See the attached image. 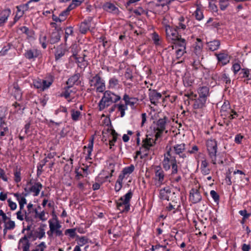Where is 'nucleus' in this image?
I'll use <instances>...</instances> for the list:
<instances>
[{"label":"nucleus","instance_id":"f257e3e1","mask_svg":"<svg viewBox=\"0 0 251 251\" xmlns=\"http://www.w3.org/2000/svg\"><path fill=\"white\" fill-rule=\"evenodd\" d=\"M121 100V97L110 90L104 91L103 96L99 101L98 107L100 111H102L112 103H115Z\"/></svg>","mask_w":251,"mask_h":251},{"label":"nucleus","instance_id":"f03ea898","mask_svg":"<svg viewBox=\"0 0 251 251\" xmlns=\"http://www.w3.org/2000/svg\"><path fill=\"white\" fill-rule=\"evenodd\" d=\"M163 168L165 171H168L172 168V174L176 175L178 173V165L176 156L167 150V151L164 154V158L162 161Z\"/></svg>","mask_w":251,"mask_h":251},{"label":"nucleus","instance_id":"7ed1b4c3","mask_svg":"<svg viewBox=\"0 0 251 251\" xmlns=\"http://www.w3.org/2000/svg\"><path fill=\"white\" fill-rule=\"evenodd\" d=\"M90 88L88 90L95 91L99 93H103L105 89V83L100 74L91 75L88 79Z\"/></svg>","mask_w":251,"mask_h":251},{"label":"nucleus","instance_id":"20e7f679","mask_svg":"<svg viewBox=\"0 0 251 251\" xmlns=\"http://www.w3.org/2000/svg\"><path fill=\"white\" fill-rule=\"evenodd\" d=\"M170 121L167 116H164L162 118H160L153 124V130L155 134V140L161 138L164 132L167 133V126L168 123Z\"/></svg>","mask_w":251,"mask_h":251},{"label":"nucleus","instance_id":"39448f33","mask_svg":"<svg viewBox=\"0 0 251 251\" xmlns=\"http://www.w3.org/2000/svg\"><path fill=\"white\" fill-rule=\"evenodd\" d=\"M133 196V193L130 190L123 197H121L117 201V207L121 212H127L130 209V201Z\"/></svg>","mask_w":251,"mask_h":251},{"label":"nucleus","instance_id":"423d86ee","mask_svg":"<svg viewBox=\"0 0 251 251\" xmlns=\"http://www.w3.org/2000/svg\"><path fill=\"white\" fill-rule=\"evenodd\" d=\"M154 176L153 179L154 181L155 185L157 187L160 186L164 183L165 173L162 168L159 166H154L152 168Z\"/></svg>","mask_w":251,"mask_h":251},{"label":"nucleus","instance_id":"0eeeda50","mask_svg":"<svg viewBox=\"0 0 251 251\" xmlns=\"http://www.w3.org/2000/svg\"><path fill=\"white\" fill-rule=\"evenodd\" d=\"M220 113L224 119H228L230 120L235 118L238 115L236 111L230 108L229 104L226 102L222 106Z\"/></svg>","mask_w":251,"mask_h":251},{"label":"nucleus","instance_id":"6e6552de","mask_svg":"<svg viewBox=\"0 0 251 251\" xmlns=\"http://www.w3.org/2000/svg\"><path fill=\"white\" fill-rule=\"evenodd\" d=\"M167 150L176 156L177 155L179 158L182 159L187 157L185 153V145L184 143L175 145L170 147L169 149L167 148Z\"/></svg>","mask_w":251,"mask_h":251},{"label":"nucleus","instance_id":"1a4fd4ad","mask_svg":"<svg viewBox=\"0 0 251 251\" xmlns=\"http://www.w3.org/2000/svg\"><path fill=\"white\" fill-rule=\"evenodd\" d=\"M77 46L75 45H74L71 47V50L73 52L72 57L75 59L76 62L78 64V66L80 68H85L88 65V61L85 59L86 55L84 53L82 54V56H80L77 54V52L75 50H75Z\"/></svg>","mask_w":251,"mask_h":251},{"label":"nucleus","instance_id":"9d476101","mask_svg":"<svg viewBox=\"0 0 251 251\" xmlns=\"http://www.w3.org/2000/svg\"><path fill=\"white\" fill-rule=\"evenodd\" d=\"M50 230L47 232L48 235L51 237L53 234L56 236H62L63 233L60 230L61 226L59 224L58 221L56 220L54 222H52L51 220L49 221Z\"/></svg>","mask_w":251,"mask_h":251},{"label":"nucleus","instance_id":"9b49d317","mask_svg":"<svg viewBox=\"0 0 251 251\" xmlns=\"http://www.w3.org/2000/svg\"><path fill=\"white\" fill-rule=\"evenodd\" d=\"M42 187V184L39 182L32 183L31 181H29L27 183L24 190L27 194L33 193L34 196H37L39 195Z\"/></svg>","mask_w":251,"mask_h":251},{"label":"nucleus","instance_id":"f8f14e48","mask_svg":"<svg viewBox=\"0 0 251 251\" xmlns=\"http://www.w3.org/2000/svg\"><path fill=\"white\" fill-rule=\"evenodd\" d=\"M207 151L210 159L215 161V153L217 152V142L215 139H208L206 142Z\"/></svg>","mask_w":251,"mask_h":251},{"label":"nucleus","instance_id":"ddd939ff","mask_svg":"<svg viewBox=\"0 0 251 251\" xmlns=\"http://www.w3.org/2000/svg\"><path fill=\"white\" fill-rule=\"evenodd\" d=\"M206 100L198 98L195 100L193 104V112L201 116L203 110L206 106Z\"/></svg>","mask_w":251,"mask_h":251},{"label":"nucleus","instance_id":"4468645a","mask_svg":"<svg viewBox=\"0 0 251 251\" xmlns=\"http://www.w3.org/2000/svg\"><path fill=\"white\" fill-rule=\"evenodd\" d=\"M155 139L154 140L151 138L148 137V136H147V137L145 139L143 140V144L142 145L141 149L144 150L143 152H144L145 153L144 156H140L141 159L143 158L144 157L148 156L149 150L155 144Z\"/></svg>","mask_w":251,"mask_h":251},{"label":"nucleus","instance_id":"2eb2a0df","mask_svg":"<svg viewBox=\"0 0 251 251\" xmlns=\"http://www.w3.org/2000/svg\"><path fill=\"white\" fill-rule=\"evenodd\" d=\"M178 30L176 27L174 28L171 27L166 29V38L168 42L172 43L181 36L178 34Z\"/></svg>","mask_w":251,"mask_h":251},{"label":"nucleus","instance_id":"dca6fc26","mask_svg":"<svg viewBox=\"0 0 251 251\" xmlns=\"http://www.w3.org/2000/svg\"><path fill=\"white\" fill-rule=\"evenodd\" d=\"M52 83V80L47 81L46 80L38 78L33 81V85L35 88L41 91H44L49 88Z\"/></svg>","mask_w":251,"mask_h":251},{"label":"nucleus","instance_id":"f3484780","mask_svg":"<svg viewBox=\"0 0 251 251\" xmlns=\"http://www.w3.org/2000/svg\"><path fill=\"white\" fill-rule=\"evenodd\" d=\"M202 197L200 190L197 188H193L190 191L189 200L193 203H197L201 201Z\"/></svg>","mask_w":251,"mask_h":251},{"label":"nucleus","instance_id":"a211bd4d","mask_svg":"<svg viewBox=\"0 0 251 251\" xmlns=\"http://www.w3.org/2000/svg\"><path fill=\"white\" fill-rule=\"evenodd\" d=\"M149 91V97L151 102L156 105L159 102V100L161 98L162 95L158 93L156 90L150 89Z\"/></svg>","mask_w":251,"mask_h":251},{"label":"nucleus","instance_id":"6ab92c4d","mask_svg":"<svg viewBox=\"0 0 251 251\" xmlns=\"http://www.w3.org/2000/svg\"><path fill=\"white\" fill-rule=\"evenodd\" d=\"M24 55L28 59H34L41 55V51L36 49H32L26 50Z\"/></svg>","mask_w":251,"mask_h":251},{"label":"nucleus","instance_id":"aec40b11","mask_svg":"<svg viewBox=\"0 0 251 251\" xmlns=\"http://www.w3.org/2000/svg\"><path fill=\"white\" fill-rule=\"evenodd\" d=\"M9 129L7 124L4 122L3 118L0 117V140L3 139V137L8 135Z\"/></svg>","mask_w":251,"mask_h":251},{"label":"nucleus","instance_id":"412c9836","mask_svg":"<svg viewBox=\"0 0 251 251\" xmlns=\"http://www.w3.org/2000/svg\"><path fill=\"white\" fill-rule=\"evenodd\" d=\"M123 100L125 101L126 106L127 107V105H129L132 108L135 107V104L137 103L138 101V98L134 97H130L128 95L126 94H125L123 98Z\"/></svg>","mask_w":251,"mask_h":251},{"label":"nucleus","instance_id":"4be33fe9","mask_svg":"<svg viewBox=\"0 0 251 251\" xmlns=\"http://www.w3.org/2000/svg\"><path fill=\"white\" fill-rule=\"evenodd\" d=\"M172 44H174V45L172 46L173 49L174 48L186 49V41L184 39L182 38L181 36L174 41Z\"/></svg>","mask_w":251,"mask_h":251},{"label":"nucleus","instance_id":"5701e85b","mask_svg":"<svg viewBox=\"0 0 251 251\" xmlns=\"http://www.w3.org/2000/svg\"><path fill=\"white\" fill-rule=\"evenodd\" d=\"M14 196L16 198L17 200L19 202L20 208L21 209H23L24 208L25 204H26V200L25 199V197L27 196V194L25 193L24 196H23L24 194H20L18 193H16L13 194Z\"/></svg>","mask_w":251,"mask_h":251},{"label":"nucleus","instance_id":"b1692460","mask_svg":"<svg viewBox=\"0 0 251 251\" xmlns=\"http://www.w3.org/2000/svg\"><path fill=\"white\" fill-rule=\"evenodd\" d=\"M11 13V11L9 8L0 11V26H2L6 22Z\"/></svg>","mask_w":251,"mask_h":251},{"label":"nucleus","instance_id":"393cba45","mask_svg":"<svg viewBox=\"0 0 251 251\" xmlns=\"http://www.w3.org/2000/svg\"><path fill=\"white\" fill-rule=\"evenodd\" d=\"M94 136H92L91 139H90L89 143L88 145V147H86L84 146V153L86 152L87 156H86V159H91L90 157L92 151H93V145H94Z\"/></svg>","mask_w":251,"mask_h":251},{"label":"nucleus","instance_id":"a878e982","mask_svg":"<svg viewBox=\"0 0 251 251\" xmlns=\"http://www.w3.org/2000/svg\"><path fill=\"white\" fill-rule=\"evenodd\" d=\"M199 97L200 99L207 100L208 97L209 96V88L207 86H202L200 87L198 90Z\"/></svg>","mask_w":251,"mask_h":251},{"label":"nucleus","instance_id":"bb28decb","mask_svg":"<svg viewBox=\"0 0 251 251\" xmlns=\"http://www.w3.org/2000/svg\"><path fill=\"white\" fill-rule=\"evenodd\" d=\"M171 194V191L169 187H165L160 190L159 198L163 200L169 201L170 196Z\"/></svg>","mask_w":251,"mask_h":251},{"label":"nucleus","instance_id":"cd10ccee","mask_svg":"<svg viewBox=\"0 0 251 251\" xmlns=\"http://www.w3.org/2000/svg\"><path fill=\"white\" fill-rule=\"evenodd\" d=\"M80 74L77 73L70 77L67 81V84L71 87L74 84H79L80 81L79 80L80 78Z\"/></svg>","mask_w":251,"mask_h":251},{"label":"nucleus","instance_id":"c85d7f7f","mask_svg":"<svg viewBox=\"0 0 251 251\" xmlns=\"http://www.w3.org/2000/svg\"><path fill=\"white\" fill-rule=\"evenodd\" d=\"M226 154L224 152H220L218 154L215 153V161H213L212 159H210L211 162L214 165L217 163L219 164H223L224 161L226 160L225 157Z\"/></svg>","mask_w":251,"mask_h":251},{"label":"nucleus","instance_id":"c756f323","mask_svg":"<svg viewBox=\"0 0 251 251\" xmlns=\"http://www.w3.org/2000/svg\"><path fill=\"white\" fill-rule=\"evenodd\" d=\"M174 0H158L156 3V7H161L164 11L169 10V5Z\"/></svg>","mask_w":251,"mask_h":251},{"label":"nucleus","instance_id":"7c9ffc66","mask_svg":"<svg viewBox=\"0 0 251 251\" xmlns=\"http://www.w3.org/2000/svg\"><path fill=\"white\" fill-rule=\"evenodd\" d=\"M103 9L107 12L115 14L118 13L119 9L114 4L110 2H106L103 6Z\"/></svg>","mask_w":251,"mask_h":251},{"label":"nucleus","instance_id":"2f4dec72","mask_svg":"<svg viewBox=\"0 0 251 251\" xmlns=\"http://www.w3.org/2000/svg\"><path fill=\"white\" fill-rule=\"evenodd\" d=\"M92 19V18H90V20H88V22L84 21L80 24L79 26V31L81 33L85 34L87 31L89 30V23Z\"/></svg>","mask_w":251,"mask_h":251},{"label":"nucleus","instance_id":"473e14b6","mask_svg":"<svg viewBox=\"0 0 251 251\" xmlns=\"http://www.w3.org/2000/svg\"><path fill=\"white\" fill-rule=\"evenodd\" d=\"M66 51V49L61 47H58L55 52V59L56 61L59 60L62 57H63Z\"/></svg>","mask_w":251,"mask_h":251},{"label":"nucleus","instance_id":"72a5a7b5","mask_svg":"<svg viewBox=\"0 0 251 251\" xmlns=\"http://www.w3.org/2000/svg\"><path fill=\"white\" fill-rule=\"evenodd\" d=\"M219 62H221L223 65H226L229 62V57L228 55L226 53H220L216 54Z\"/></svg>","mask_w":251,"mask_h":251},{"label":"nucleus","instance_id":"f704fd0d","mask_svg":"<svg viewBox=\"0 0 251 251\" xmlns=\"http://www.w3.org/2000/svg\"><path fill=\"white\" fill-rule=\"evenodd\" d=\"M172 23V19L169 15H166L164 16L162 19V24L165 27V29L172 27L171 26Z\"/></svg>","mask_w":251,"mask_h":251},{"label":"nucleus","instance_id":"c9c22d12","mask_svg":"<svg viewBox=\"0 0 251 251\" xmlns=\"http://www.w3.org/2000/svg\"><path fill=\"white\" fill-rule=\"evenodd\" d=\"M119 84V80L115 77L110 78L108 81V87L109 89H116Z\"/></svg>","mask_w":251,"mask_h":251},{"label":"nucleus","instance_id":"e433bc0d","mask_svg":"<svg viewBox=\"0 0 251 251\" xmlns=\"http://www.w3.org/2000/svg\"><path fill=\"white\" fill-rule=\"evenodd\" d=\"M207 45L210 50L214 51L219 49L220 46V42L219 40H215L208 42Z\"/></svg>","mask_w":251,"mask_h":251},{"label":"nucleus","instance_id":"4c0bfd02","mask_svg":"<svg viewBox=\"0 0 251 251\" xmlns=\"http://www.w3.org/2000/svg\"><path fill=\"white\" fill-rule=\"evenodd\" d=\"M178 23L177 25L176 26V27L179 29H185L186 28V22H185V19L183 16H180L178 19Z\"/></svg>","mask_w":251,"mask_h":251},{"label":"nucleus","instance_id":"58836bf2","mask_svg":"<svg viewBox=\"0 0 251 251\" xmlns=\"http://www.w3.org/2000/svg\"><path fill=\"white\" fill-rule=\"evenodd\" d=\"M123 179L124 175H119L115 185V190L116 192L119 191L122 188Z\"/></svg>","mask_w":251,"mask_h":251},{"label":"nucleus","instance_id":"ea45409f","mask_svg":"<svg viewBox=\"0 0 251 251\" xmlns=\"http://www.w3.org/2000/svg\"><path fill=\"white\" fill-rule=\"evenodd\" d=\"M34 209L25 210V216L26 218V221L27 222L32 223L34 220Z\"/></svg>","mask_w":251,"mask_h":251},{"label":"nucleus","instance_id":"a19ab883","mask_svg":"<svg viewBox=\"0 0 251 251\" xmlns=\"http://www.w3.org/2000/svg\"><path fill=\"white\" fill-rule=\"evenodd\" d=\"M60 36L58 32H53L50 36V44H55L60 40Z\"/></svg>","mask_w":251,"mask_h":251},{"label":"nucleus","instance_id":"79ce46f5","mask_svg":"<svg viewBox=\"0 0 251 251\" xmlns=\"http://www.w3.org/2000/svg\"><path fill=\"white\" fill-rule=\"evenodd\" d=\"M71 118L74 121H77L81 118V115L80 112L72 109L71 111Z\"/></svg>","mask_w":251,"mask_h":251},{"label":"nucleus","instance_id":"37998d69","mask_svg":"<svg viewBox=\"0 0 251 251\" xmlns=\"http://www.w3.org/2000/svg\"><path fill=\"white\" fill-rule=\"evenodd\" d=\"M21 170L17 167L14 170V180L16 183H19L21 181Z\"/></svg>","mask_w":251,"mask_h":251},{"label":"nucleus","instance_id":"c03bdc74","mask_svg":"<svg viewBox=\"0 0 251 251\" xmlns=\"http://www.w3.org/2000/svg\"><path fill=\"white\" fill-rule=\"evenodd\" d=\"M134 166L131 164L129 166L125 168L123 170L122 174H120V175H124V178L125 175L131 174L134 171Z\"/></svg>","mask_w":251,"mask_h":251},{"label":"nucleus","instance_id":"a18cd8bd","mask_svg":"<svg viewBox=\"0 0 251 251\" xmlns=\"http://www.w3.org/2000/svg\"><path fill=\"white\" fill-rule=\"evenodd\" d=\"M151 38L156 46L160 45L161 39L156 32H154L152 34Z\"/></svg>","mask_w":251,"mask_h":251},{"label":"nucleus","instance_id":"49530a36","mask_svg":"<svg viewBox=\"0 0 251 251\" xmlns=\"http://www.w3.org/2000/svg\"><path fill=\"white\" fill-rule=\"evenodd\" d=\"M117 108L118 111L120 112V116L121 117H123L125 115V111L127 109V107L126 105L123 103L117 104Z\"/></svg>","mask_w":251,"mask_h":251},{"label":"nucleus","instance_id":"de8ad7c7","mask_svg":"<svg viewBox=\"0 0 251 251\" xmlns=\"http://www.w3.org/2000/svg\"><path fill=\"white\" fill-rule=\"evenodd\" d=\"M14 95L16 99H20L22 97V93L17 84H14Z\"/></svg>","mask_w":251,"mask_h":251},{"label":"nucleus","instance_id":"09e8293b","mask_svg":"<svg viewBox=\"0 0 251 251\" xmlns=\"http://www.w3.org/2000/svg\"><path fill=\"white\" fill-rule=\"evenodd\" d=\"M17 218L18 220L20 221H23L25 220L26 221V218H25V210L23 209H21L20 208V210L17 212Z\"/></svg>","mask_w":251,"mask_h":251},{"label":"nucleus","instance_id":"8fccbe9b","mask_svg":"<svg viewBox=\"0 0 251 251\" xmlns=\"http://www.w3.org/2000/svg\"><path fill=\"white\" fill-rule=\"evenodd\" d=\"M65 41L67 42L70 36H73L74 30L72 26L67 27L65 28Z\"/></svg>","mask_w":251,"mask_h":251},{"label":"nucleus","instance_id":"3c124183","mask_svg":"<svg viewBox=\"0 0 251 251\" xmlns=\"http://www.w3.org/2000/svg\"><path fill=\"white\" fill-rule=\"evenodd\" d=\"M12 106L14 107V112L23 113L24 107L17 102L13 104Z\"/></svg>","mask_w":251,"mask_h":251},{"label":"nucleus","instance_id":"603ef678","mask_svg":"<svg viewBox=\"0 0 251 251\" xmlns=\"http://www.w3.org/2000/svg\"><path fill=\"white\" fill-rule=\"evenodd\" d=\"M4 223V226L6 229H8V230H11L15 228V222L13 221H11L10 219L8 221H6Z\"/></svg>","mask_w":251,"mask_h":251},{"label":"nucleus","instance_id":"864d4df0","mask_svg":"<svg viewBox=\"0 0 251 251\" xmlns=\"http://www.w3.org/2000/svg\"><path fill=\"white\" fill-rule=\"evenodd\" d=\"M71 87H72L68 85L67 87L65 89L64 92H63L61 94V96L64 97L67 99L71 98V93L73 92L72 90H70Z\"/></svg>","mask_w":251,"mask_h":251},{"label":"nucleus","instance_id":"5fc2aeb1","mask_svg":"<svg viewBox=\"0 0 251 251\" xmlns=\"http://www.w3.org/2000/svg\"><path fill=\"white\" fill-rule=\"evenodd\" d=\"M19 29L29 37H32L33 34V32L30 30L26 26H22L19 28Z\"/></svg>","mask_w":251,"mask_h":251},{"label":"nucleus","instance_id":"6e6d98bb","mask_svg":"<svg viewBox=\"0 0 251 251\" xmlns=\"http://www.w3.org/2000/svg\"><path fill=\"white\" fill-rule=\"evenodd\" d=\"M240 75H242V78H248L249 79H251V77H250V71L248 69H242Z\"/></svg>","mask_w":251,"mask_h":251},{"label":"nucleus","instance_id":"4d7b16f0","mask_svg":"<svg viewBox=\"0 0 251 251\" xmlns=\"http://www.w3.org/2000/svg\"><path fill=\"white\" fill-rule=\"evenodd\" d=\"M84 0H72V3L69 6V9H73L80 5Z\"/></svg>","mask_w":251,"mask_h":251},{"label":"nucleus","instance_id":"13d9d810","mask_svg":"<svg viewBox=\"0 0 251 251\" xmlns=\"http://www.w3.org/2000/svg\"><path fill=\"white\" fill-rule=\"evenodd\" d=\"M221 79L224 81L226 84H230L231 80L229 75L224 72L221 76Z\"/></svg>","mask_w":251,"mask_h":251},{"label":"nucleus","instance_id":"bf43d9fd","mask_svg":"<svg viewBox=\"0 0 251 251\" xmlns=\"http://www.w3.org/2000/svg\"><path fill=\"white\" fill-rule=\"evenodd\" d=\"M176 175L172 174V171H171L170 181L173 183H177L181 180V177L180 176H175Z\"/></svg>","mask_w":251,"mask_h":251},{"label":"nucleus","instance_id":"052dcab7","mask_svg":"<svg viewBox=\"0 0 251 251\" xmlns=\"http://www.w3.org/2000/svg\"><path fill=\"white\" fill-rule=\"evenodd\" d=\"M202 51V45H196L194 47V49L193 50V52L197 56H199L201 54V52Z\"/></svg>","mask_w":251,"mask_h":251},{"label":"nucleus","instance_id":"680f3d73","mask_svg":"<svg viewBox=\"0 0 251 251\" xmlns=\"http://www.w3.org/2000/svg\"><path fill=\"white\" fill-rule=\"evenodd\" d=\"M36 237L38 238L39 239H41L45 235V230L42 227H40L38 228V230L35 232Z\"/></svg>","mask_w":251,"mask_h":251},{"label":"nucleus","instance_id":"e2e57ef3","mask_svg":"<svg viewBox=\"0 0 251 251\" xmlns=\"http://www.w3.org/2000/svg\"><path fill=\"white\" fill-rule=\"evenodd\" d=\"M75 228L67 229L65 231V234L69 235L70 237L74 238L75 236Z\"/></svg>","mask_w":251,"mask_h":251},{"label":"nucleus","instance_id":"0e129e2a","mask_svg":"<svg viewBox=\"0 0 251 251\" xmlns=\"http://www.w3.org/2000/svg\"><path fill=\"white\" fill-rule=\"evenodd\" d=\"M7 175L3 169L0 168V179H2L3 181L8 182V177Z\"/></svg>","mask_w":251,"mask_h":251},{"label":"nucleus","instance_id":"69168bd1","mask_svg":"<svg viewBox=\"0 0 251 251\" xmlns=\"http://www.w3.org/2000/svg\"><path fill=\"white\" fill-rule=\"evenodd\" d=\"M220 7L221 10H225L228 6V0H220Z\"/></svg>","mask_w":251,"mask_h":251},{"label":"nucleus","instance_id":"338daca9","mask_svg":"<svg viewBox=\"0 0 251 251\" xmlns=\"http://www.w3.org/2000/svg\"><path fill=\"white\" fill-rule=\"evenodd\" d=\"M16 8L17 9V12L19 14L21 13V12H24L25 10H26L28 9V3L25 4H22L19 6H17Z\"/></svg>","mask_w":251,"mask_h":251},{"label":"nucleus","instance_id":"774afa93","mask_svg":"<svg viewBox=\"0 0 251 251\" xmlns=\"http://www.w3.org/2000/svg\"><path fill=\"white\" fill-rule=\"evenodd\" d=\"M125 77L127 79H129L130 80H132L133 75H132V72L129 69H127L125 74Z\"/></svg>","mask_w":251,"mask_h":251}]
</instances>
